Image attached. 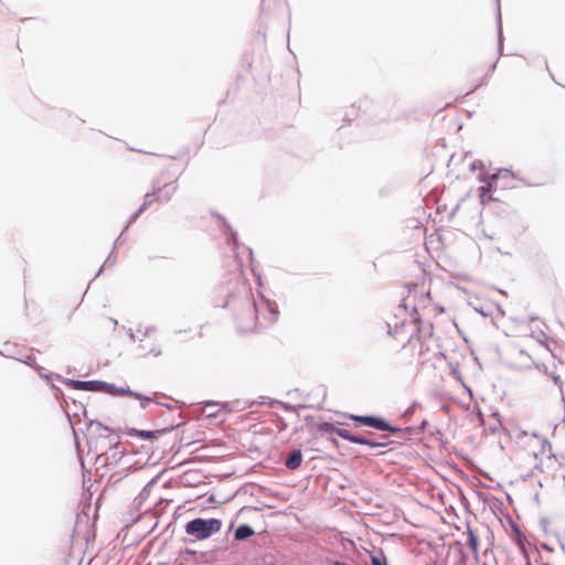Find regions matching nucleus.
Listing matches in <instances>:
<instances>
[{
    "instance_id": "51",
    "label": "nucleus",
    "mask_w": 565,
    "mask_h": 565,
    "mask_svg": "<svg viewBox=\"0 0 565 565\" xmlns=\"http://www.w3.org/2000/svg\"><path fill=\"white\" fill-rule=\"evenodd\" d=\"M429 297H430V291L428 290V291H426L425 294H423V295H422V297H420V302H424V300H425L426 298H429Z\"/></svg>"
},
{
    "instance_id": "46",
    "label": "nucleus",
    "mask_w": 565,
    "mask_h": 565,
    "mask_svg": "<svg viewBox=\"0 0 565 565\" xmlns=\"http://www.w3.org/2000/svg\"><path fill=\"white\" fill-rule=\"evenodd\" d=\"M476 311L479 312L482 317L491 316V312L488 310H484L483 308H476Z\"/></svg>"
},
{
    "instance_id": "34",
    "label": "nucleus",
    "mask_w": 565,
    "mask_h": 565,
    "mask_svg": "<svg viewBox=\"0 0 565 565\" xmlns=\"http://www.w3.org/2000/svg\"><path fill=\"white\" fill-rule=\"evenodd\" d=\"M43 370H36L38 374L40 375V377H42L43 380H45L47 382V384L51 383L52 379H56V373H43L42 372Z\"/></svg>"
},
{
    "instance_id": "53",
    "label": "nucleus",
    "mask_w": 565,
    "mask_h": 565,
    "mask_svg": "<svg viewBox=\"0 0 565 565\" xmlns=\"http://www.w3.org/2000/svg\"><path fill=\"white\" fill-rule=\"evenodd\" d=\"M125 454H126V450H121V451H119V452H115V454L113 455V457H114V458L118 457V458L120 459Z\"/></svg>"
},
{
    "instance_id": "35",
    "label": "nucleus",
    "mask_w": 565,
    "mask_h": 565,
    "mask_svg": "<svg viewBox=\"0 0 565 565\" xmlns=\"http://www.w3.org/2000/svg\"><path fill=\"white\" fill-rule=\"evenodd\" d=\"M519 548H520V551H521L522 556H523V557H524V559H525V565H533V564H532V562H531V558H530V554H529V552H527V550H526L525 545L520 546Z\"/></svg>"
},
{
    "instance_id": "10",
    "label": "nucleus",
    "mask_w": 565,
    "mask_h": 565,
    "mask_svg": "<svg viewBox=\"0 0 565 565\" xmlns=\"http://www.w3.org/2000/svg\"><path fill=\"white\" fill-rule=\"evenodd\" d=\"M181 423H171L168 426L161 428V429H154V430H148V429H141L139 438L142 440H156L160 438L161 436L166 435L167 433H170L178 427H180Z\"/></svg>"
},
{
    "instance_id": "39",
    "label": "nucleus",
    "mask_w": 565,
    "mask_h": 565,
    "mask_svg": "<svg viewBox=\"0 0 565 565\" xmlns=\"http://www.w3.org/2000/svg\"><path fill=\"white\" fill-rule=\"evenodd\" d=\"M540 468V465L536 463L532 470H530L529 472H526L525 475H522V480L526 481L529 480L533 475H534V470L539 469Z\"/></svg>"
},
{
    "instance_id": "17",
    "label": "nucleus",
    "mask_w": 565,
    "mask_h": 565,
    "mask_svg": "<svg viewBox=\"0 0 565 565\" xmlns=\"http://www.w3.org/2000/svg\"><path fill=\"white\" fill-rule=\"evenodd\" d=\"M498 7H497V13H495V23H497V33H498V53L499 55L503 54V28H502V17H501V8L499 4V0H497Z\"/></svg>"
},
{
    "instance_id": "60",
    "label": "nucleus",
    "mask_w": 565,
    "mask_h": 565,
    "mask_svg": "<svg viewBox=\"0 0 565 565\" xmlns=\"http://www.w3.org/2000/svg\"><path fill=\"white\" fill-rule=\"evenodd\" d=\"M508 502L511 504L513 502L512 497L509 493H505Z\"/></svg>"
},
{
    "instance_id": "16",
    "label": "nucleus",
    "mask_w": 565,
    "mask_h": 565,
    "mask_svg": "<svg viewBox=\"0 0 565 565\" xmlns=\"http://www.w3.org/2000/svg\"><path fill=\"white\" fill-rule=\"evenodd\" d=\"M466 534H467V545L473 552L475 558L478 561V558H479V537L475 533V531L471 529L469 523H467Z\"/></svg>"
},
{
    "instance_id": "9",
    "label": "nucleus",
    "mask_w": 565,
    "mask_h": 565,
    "mask_svg": "<svg viewBox=\"0 0 565 565\" xmlns=\"http://www.w3.org/2000/svg\"><path fill=\"white\" fill-rule=\"evenodd\" d=\"M97 392L104 393L110 396H120V395H127L132 394L131 388L128 386H117L115 383L106 382V381H98V387Z\"/></svg>"
},
{
    "instance_id": "58",
    "label": "nucleus",
    "mask_w": 565,
    "mask_h": 565,
    "mask_svg": "<svg viewBox=\"0 0 565 565\" xmlns=\"http://www.w3.org/2000/svg\"><path fill=\"white\" fill-rule=\"evenodd\" d=\"M545 446H547L550 449L552 448L551 443L548 440H546V439L543 443V449L545 448Z\"/></svg>"
},
{
    "instance_id": "43",
    "label": "nucleus",
    "mask_w": 565,
    "mask_h": 565,
    "mask_svg": "<svg viewBox=\"0 0 565 565\" xmlns=\"http://www.w3.org/2000/svg\"><path fill=\"white\" fill-rule=\"evenodd\" d=\"M407 289H408V292H413V291H416L417 288H418V284L417 282H408L406 285Z\"/></svg>"
},
{
    "instance_id": "1",
    "label": "nucleus",
    "mask_w": 565,
    "mask_h": 565,
    "mask_svg": "<svg viewBox=\"0 0 565 565\" xmlns=\"http://www.w3.org/2000/svg\"><path fill=\"white\" fill-rule=\"evenodd\" d=\"M222 308L233 311L242 333L257 327L266 328L275 323L279 317L278 305L263 295L255 300L247 282L237 284L228 292Z\"/></svg>"
},
{
    "instance_id": "64",
    "label": "nucleus",
    "mask_w": 565,
    "mask_h": 565,
    "mask_svg": "<svg viewBox=\"0 0 565 565\" xmlns=\"http://www.w3.org/2000/svg\"><path fill=\"white\" fill-rule=\"evenodd\" d=\"M489 552H491V547H487V548L484 550V555L487 556Z\"/></svg>"
},
{
    "instance_id": "13",
    "label": "nucleus",
    "mask_w": 565,
    "mask_h": 565,
    "mask_svg": "<svg viewBox=\"0 0 565 565\" xmlns=\"http://www.w3.org/2000/svg\"><path fill=\"white\" fill-rule=\"evenodd\" d=\"M507 520H508V523H509V525L511 527V537L513 539L515 544L519 547L525 545L526 537L524 536V534H523L521 527L519 526V524L510 515H507Z\"/></svg>"
},
{
    "instance_id": "25",
    "label": "nucleus",
    "mask_w": 565,
    "mask_h": 565,
    "mask_svg": "<svg viewBox=\"0 0 565 565\" xmlns=\"http://www.w3.org/2000/svg\"><path fill=\"white\" fill-rule=\"evenodd\" d=\"M370 559L372 565H388L383 550H380L377 553H370Z\"/></svg>"
},
{
    "instance_id": "48",
    "label": "nucleus",
    "mask_w": 565,
    "mask_h": 565,
    "mask_svg": "<svg viewBox=\"0 0 565 565\" xmlns=\"http://www.w3.org/2000/svg\"><path fill=\"white\" fill-rule=\"evenodd\" d=\"M150 353H152L154 356H159V355H161L162 351H161V349H160V348H156V347H154V348H152V349L150 350Z\"/></svg>"
},
{
    "instance_id": "41",
    "label": "nucleus",
    "mask_w": 565,
    "mask_h": 565,
    "mask_svg": "<svg viewBox=\"0 0 565 565\" xmlns=\"http://www.w3.org/2000/svg\"><path fill=\"white\" fill-rule=\"evenodd\" d=\"M180 554H185V555H189V556H196L198 555V552L195 550H192V548H189V547H185L184 550H182L180 552Z\"/></svg>"
},
{
    "instance_id": "6",
    "label": "nucleus",
    "mask_w": 565,
    "mask_h": 565,
    "mask_svg": "<svg viewBox=\"0 0 565 565\" xmlns=\"http://www.w3.org/2000/svg\"><path fill=\"white\" fill-rule=\"evenodd\" d=\"M347 418L354 423V426L358 427H369L380 431V427L383 425L384 418L381 415L376 414H366V415H355V414H347Z\"/></svg>"
},
{
    "instance_id": "56",
    "label": "nucleus",
    "mask_w": 565,
    "mask_h": 565,
    "mask_svg": "<svg viewBox=\"0 0 565 565\" xmlns=\"http://www.w3.org/2000/svg\"><path fill=\"white\" fill-rule=\"evenodd\" d=\"M269 2V0H263L262 1V10L265 11L266 10V6L267 3Z\"/></svg>"
},
{
    "instance_id": "8",
    "label": "nucleus",
    "mask_w": 565,
    "mask_h": 565,
    "mask_svg": "<svg viewBox=\"0 0 565 565\" xmlns=\"http://www.w3.org/2000/svg\"><path fill=\"white\" fill-rule=\"evenodd\" d=\"M152 189L157 193L158 201L168 202L174 195L178 190V181L164 182L162 183L160 180H154L152 183Z\"/></svg>"
},
{
    "instance_id": "4",
    "label": "nucleus",
    "mask_w": 565,
    "mask_h": 565,
    "mask_svg": "<svg viewBox=\"0 0 565 565\" xmlns=\"http://www.w3.org/2000/svg\"><path fill=\"white\" fill-rule=\"evenodd\" d=\"M62 408L65 412V414L68 417V419H71V417L81 418L82 416L83 417L87 416V409H86L85 404L82 401H77L76 398H74L72 396H71V398H67V405L66 404H62ZM70 424H71V427L73 429L75 445L77 446L78 445V434H77V430L74 428V425H73L72 420H70Z\"/></svg>"
},
{
    "instance_id": "62",
    "label": "nucleus",
    "mask_w": 565,
    "mask_h": 565,
    "mask_svg": "<svg viewBox=\"0 0 565 565\" xmlns=\"http://www.w3.org/2000/svg\"><path fill=\"white\" fill-rule=\"evenodd\" d=\"M490 430H491L492 433H497V431H498V428H497V426H492V427H490Z\"/></svg>"
},
{
    "instance_id": "22",
    "label": "nucleus",
    "mask_w": 565,
    "mask_h": 565,
    "mask_svg": "<svg viewBox=\"0 0 565 565\" xmlns=\"http://www.w3.org/2000/svg\"><path fill=\"white\" fill-rule=\"evenodd\" d=\"M131 393H132V394H127V395H128V396H132V397H135V398L139 399V401H140V407H141L142 409H147L151 403H156V402H157V401H154L152 397L147 396V395H143V394H142V393H140V392H137V391L131 390Z\"/></svg>"
},
{
    "instance_id": "61",
    "label": "nucleus",
    "mask_w": 565,
    "mask_h": 565,
    "mask_svg": "<svg viewBox=\"0 0 565 565\" xmlns=\"http://www.w3.org/2000/svg\"><path fill=\"white\" fill-rule=\"evenodd\" d=\"M497 63L498 61H495L491 66H490V72L494 71L495 66H497Z\"/></svg>"
},
{
    "instance_id": "2",
    "label": "nucleus",
    "mask_w": 565,
    "mask_h": 565,
    "mask_svg": "<svg viewBox=\"0 0 565 565\" xmlns=\"http://www.w3.org/2000/svg\"><path fill=\"white\" fill-rule=\"evenodd\" d=\"M223 526L221 519L216 518H194L185 523L184 532L198 541L207 540L218 533Z\"/></svg>"
},
{
    "instance_id": "15",
    "label": "nucleus",
    "mask_w": 565,
    "mask_h": 565,
    "mask_svg": "<svg viewBox=\"0 0 565 565\" xmlns=\"http://www.w3.org/2000/svg\"><path fill=\"white\" fill-rule=\"evenodd\" d=\"M255 535V530L247 523L239 524L234 531V540L237 542L246 541Z\"/></svg>"
},
{
    "instance_id": "3",
    "label": "nucleus",
    "mask_w": 565,
    "mask_h": 565,
    "mask_svg": "<svg viewBox=\"0 0 565 565\" xmlns=\"http://www.w3.org/2000/svg\"><path fill=\"white\" fill-rule=\"evenodd\" d=\"M477 179L480 183H483V185L478 188L480 203L487 205L490 202L499 201V199L493 195V192L498 188V177L488 172H481Z\"/></svg>"
},
{
    "instance_id": "31",
    "label": "nucleus",
    "mask_w": 565,
    "mask_h": 565,
    "mask_svg": "<svg viewBox=\"0 0 565 565\" xmlns=\"http://www.w3.org/2000/svg\"><path fill=\"white\" fill-rule=\"evenodd\" d=\"M154 201H158L157 193L152 189V192L146 193L143 203L141 204L147 210Z\"/></svg>"
},
{
    "instance_id": "27",
    "label": "nucleus",
    "mask_w": 565,
    "mask_h": 565,
    "mask_svg": "<svg viewBox=\"0 0 565 565\" xmlns=\"http://www.w3.org/2000/svg\"><path fill=\"white\" fill-rule=\"evenodd\" d=\"M427 426H428V420L423 419L418 427H414V426L405 427V433L407 435L420 434L426 429Z\"/></svg>"
},
{
    "instance_id": "54",
    "label": "nucleus",
    "mask_w": 565,
    "mask_h": 565,
    "mask_svg": "<svg viewBox=\"0 0 565 565\" xmlns=\"http://www.w3.org/2000/svg\"><path fill=\"white\" fill-rule=\"evenodd\" d=\"M217 416H218V413H217V412H215V411H212V413H209V414H207V417H209V418H217Z\"/></svg>"
},
{
    "instance_id": "32",
    "label": "nucleus",
    "mask_w": 565,
    "mask_h": 565,
    "mask_svg": "<svg viewBox=\"0 0 565 565\" xmlns=\"http://www.w3.org/2000/svg\"><path fill=\"white\" fill-rule=\"evenodd\" d=\"M470 170L475 172L476 170H480L481 172H486V166L481 160H473L470 163Z\"/></svg>"
},
{
    "instance_id": "14",
    "label": "nucleus",
    "mask_w": 565,
    "mask_h": 565,
    "mask_svg": "<svg viewBox=\"0 0 565 565\" xmlns=\"http://www.w3.org/2000/svg\"><path fill=\"white\" fill-rule=\"evenodd\" d=\"M301 462H302V451L300 448H296L285 459L284 465L288 470H296L300 467Z\"/></svg>"
},
{
    "instance_id": "19",
    "label": "nucleus",
    "mask_w": 565,
    "mask_h": 565,
    "mask_svg": "<svg viewBox=\"0 0 565 565\" xmlns=\"http://www.w3.org/2000/svg\"><path fill=\"white\" fill-rule=\"evenodd\" d=\"M159 479V476H156L154 478H152L143 488L142 490L140 491V493L135 498L134 500V503L135 505L139 509L141 507V504L143 503V501L148 498L149 493H150V488L153 487V484L157 483Z\"/></svg>"
},
{
    "instance_id": "63",
    "label": "nucleus",
    "mask_w": 565,
    "mask_h": 565,
    "mask_svg": "<svg viewBox=\"0 0 565 565\" xmlns=\"http://www.w3.org/2000/svg\"><path fill=\"white\" fill-rule=\"evenodd\" d=\"M214 501H215L214 495L211 494L210 498H209V502H214Z\"/></svg>"
},
{
    "instance_id": "52",
    "label": "nucleus",
    "mask_w": 565,
    "mask_h": 565,
    "mask_svg": "<svg viewBox=\"0 0 565 565\" xmlns=\"http://www.w3.org/2000/svg\"><path fill=\"white\" fill-rule=\"evenodd\" d=\"M127 334H128V337H129V339H130V340H132V341H135V340H136V338H135V333H134L132 329H129V330H128V332H127Z\"/></svg>"
},
{
    "instance_id": "7",
    "label": "nucleus",
    "mask_w": 565,
    "mask_h": 565,
    "mask_svg": "<svg viewBox=\"0 0 565 565\" xmlns=\"http://www.w3.org/2000/svg\"><path fill=\"white\" fill-rule=\"evenodd\" d=\"M56 380L64 384L65 386H68L71 388L77 390V391H85V392H97L98 387V381L99 380H74V379H67L63 377L62 375H56Z\"/></svg>"
},
{
    "instance_id": "57",
    "label": "nucleus",
    "mask_w": 565,
    "mask_h": 565,
    "mask_svg": "<svg viewBox=\"0 0 565 565\" xmlns=\"http://www.w3.org/2000/svg\"><path fill=\"white\" fill-rule=\"evenodd\" d=\"M305 420H306L307 424H309L310 422L313 420V416L308 415V416H306Z\"/></svg>"
},
{
    "instance_id": "45",
    "label": "nucleus",
    "mask_w": 565,
    "mask_h": 565,
    "mask_svg": "<svg viewBox=\"0 0 565 565\" xmlns=\"http://www.w3.org/2000/svg\"><path fill=\"white\" fill-rule=\"evenodd\" d=\"M386 326H387V334L395 338L396 333H397V329L393 330L390 323H386Z\"/></svg>"
},
{
    "instance_id": "33",
    "label": "nucleus",
    "mask_w": 565,
    "mask_h": 565,
    "mask_svg": "<svg viewBox=\"0 0 565 565\" xmlns=\"http://www.w3.org/2000/svg\"><path fill=\"white\" fill-rule=\"evenodd\" d=\"M93 426H96L98 429H103V430H107V431H113V429L110 427L105 426L103 423H100L97 419L90 420V423L87 425V428H90Z\"/></svg>"
},
{
    "instance_id": "5",
    "label": "nucleus",
    "mask_w": 565,
    "mask_h": 565,
    "mask_svg": "<svg viewBox=\"0 0 565 565\" xmlns=\"http://www.w3.org/2000/svg\"><path fill=\"white\" fill-rule=\"evenodd\" d=\"M214 215L218 221V226H220L221 231L226 236L227 244L232 245L233 249L237 250L241 247V245L238 243L237 233L233 230V227L227 222L225 216H223L218 213H215ZM242 247L248 252L249 258H250V260H253V249L244 244L242 245Z\"/></svg>"
},
{
    "instance_id": "20",
    "label": "nucleus",
    "mask_w": 565,
    "mask_h": 565,
    "mask_svg": "<svg viewBox=\"0 0 565 565\" xmlns=\"http://www.w3.org/2000/svg\"><path fill=\"white\" fill-rule=\"evenodd\" d=\"M373 436H375V433L366 431L365 436H362V440H360L359 445L367 446L372 449L385 448L390 445V443H379L377 440L372 438Z\"/></svg>"
},
{
    "instance_id": "44",
    "label": "nucleus",
    "mask_w": 565,
    "mask_h": 565,
    "mask_svg": "<svg viewBox=\"0 0 565 565\" xmlns=\"http://www.w3.org/2000/svg\"><path fill=\"white\" fill-rule=\"evenodd\" d=\"M487 532H488L487 540L489 541L490 546H491V545L493 544V541H494V534H493V532L490 530V527H487Z\"/></svg>"
},
{
    "instance_id": "26",
    "label": "nucleus",
    "mask_w": 565,
    "mask_h": 565,
    "mask_svg": "<svg viewBox=\"0 0 565 565\" xmlns=\"http://www.w3.org/2000/svg\"><path fill=\"white\" fill-rule=\"evenodd\" d=\"M50 388L54 395V397L60 401L61 405L66 404L67 405V398H71V396H66L61 387L50 383Z\"/></svg>"
},
{
    "instance_id": "49",
    "label": "nucleus",
    "mask_w": 565,
    "mask_h": 565,
    "mask_svg": "<svg viewBox=\"0 0 565 565\" xmlns=\"http://www.w3.org/2000/svg\"><path fill=\"white\" fill-rule=\"evenodd\" d=\"M156 330L154 327L150 326V327H147L145 332H143V335L145 337H149L151 332H153Z\"/></svg>"
},
{
    "instance_id": "55",
    "label": "nucleus",
    "mask_w": 565,
    "mask_h": 565,
    "mask_svg": "<svg viewBox=\"0 0 565 565\" xmlns=\"http://www.w3.org/2000/svg\"><path fill=\"white\" fill-rule=\"evenodd\" d=\"M156 404L162 405V406L167 407L168 409H172V405L171 404H164V403H161V402H158V401L156 402Z\"/></svg>"
},
{
    "instance_id": "50",
    "label": "nucleus",
    "mask_w": 565,
    "mask_h": 565,
    "mask_svg": "<svg viewBox=\"0 0 565 565\" xmlns=\"http://www.w3.org/2000/svg\"><path fill=\"white\" fill-rule=\"evenodd\" d=\"M203 404H204V411H205L207 407L218 405V403L213 402V401H207V402H204Z\"/></svg>"
},
{
    "instance_id": "37",
    "label": "nucleus",
    "mask_w": 565,
    "mask_h": 565,
    "mask_svg": "<svg viewBox=\"0 0 565 565\" xmlns=\"http://www.w3.org/2000/svg\"><path fill=\"white\" fill-rule=\"evenodd\" d=\"M260 565H278V564L274 561V556L271 554H266L263 557Z\"/></svg>"
},
{
    "instance_id": "42",
    "label": "nucleus",
    "mask_w": 565,
    "mask_h": 565,
    "mask_svg": "<svg viewBox=\"0 0 565 565\" xmlns=\"http://www.w3.org/2000/svg\"><path fill=\"white\" fill-rule=\"evenodd\" d=\"M391 191H392L391 188L384 186V188L380 189L379 194L381 196H385V195H388L391 193Z\"/></svg>"
},
{
    "instance_id": "40",
    "label": "nucleus",
    "mask_w": 565,
    "mask_h": 565,
    "mask_svg": "<svg viewBox=\"0 0 565 565\" xmlns=\"http://www.w3.org/2000/svg\"><path fill=\"white\" fill-rule=\"evenodd\" d=\"M140 430L141 429H138V428H135V427H131V428H128L127 430V435L130 436V437H138L140 436Z\"/></svg>"
},
{
    "instance_id": "23",
    "label": "nucleus",
    "mask_w": 565,
    "mask_h": 565,
    "mask_svg": "<svg viewBox=\"0 0 565 565\" xmlns=\"http://www.w3.org/2000/svg\"><path fill=\"white\" fill-rule=\"evenodd\" d=\"M338 436L344 440H348L352 444H358L362 440V435L353 434L348 429L341 428L338 433Z\"/></svg>"
},
{
    "instance_id": "38",
    "label": "nucleus",
    "mask_w": 565,
    "mask_h": 565,
    "mask_svg": "<svg viewBox=\"0 0 565 565\" xmlns=\"http://www.w3.org/2000/svg\"><path fill=\"white\" fill-rule=\"evenodd\" d=\"M505 173H510V174H512L514 177L513 171L511 169H508V168H500L493 174H495L498 177V179H499L502 174H505Z\"/></svg>"
},
{
    "instance_id": "12",
    "label": "nucleus",
    "mask_w": 565,
    "mask_h": 565,
    "mask_svg": "<svg viewBox=\"0 0 565 565\" xmlns=\"http://www.w3.org/2000/svg\"><path fill=\"white\" fill-rule=\"evenodd\" d=\"M412 318H413V322L417 326L416 328V332L417 333H422V332H426L428 337H433L434 334V324L431 322H428V323H424L420 316L418 315V309L416 306L413 307V310H412Z\"/></svg>"
},
{
    "instance_id": "36",
    "label": "nucleus",
    "mask_w": 565,
    "mask_h": 565,
    "mask_svg": "<svg viewBox=\"0 0 565 565\" xmlns=\"http://www.w3.org/2000/svg\"><path fill=\"white\" fill-rule=\"evenodd\" d=\"M100 438H103V436H99ZM104 440H107L108 441V445H107V448L108 449H114L117 447V445L120 443V438L117 437V439L114 441L111 440L108 436H105L104 437Z\"/></svg>"
},
{
    "instance_id": "11",
    "label": "nucleus",
    "mask_w": 565,
    "mask_h": 565,
    "mask_svg": "<svg viewBox=\"0 0 565 565\" xmlns=\"http://www.w3.org/2000/svg\"><path fill=\"white\" fill-rule=\"evenodd\" d=\"M316 429L320 433L321 436H326L328 440L338 445V440L334 437H329V435H337L341 427L335 426L332 422L322 420L316 424Z\"/></svg>"
},
{
    "instance_id": "18",
    "label": "nucleus",
    "mask_w": 565,
    "mask_h": 565,
    "mask_svg": "<svg viewBox=\"0 0 565 565\" xmlns=\"http://www.w3.org/2000/svg\"><path fill=\"white\" fill-rule=\"evenodd\" d=\"M121 237H122V233H120V235L114 242L111 252L109 253L107 259L105 260L104 265L98 269L95 277L90 281H93L96 277H98L104 271V268L106 265H109V266L115 265L116 258H117V244L121 239Z\"/></svg>"
},
{
    "instance_id": "29",
    "label": "nucleus",
    "mask_w": 565,
    "mask_h": 565,
    "mask_svg": "<svg viewBox=\"0 0 565 565\" xmlns=\"http://www.w3.org/2000/svg\"><path fill=\"white\" fill-rule=\"evenodd\" d=\"M280 407L284 408L286 412L297 413L301 408H307V405H305V404L292 405V404H289V403H286V402L281 401L280 402Z\"/></svg>"
},
{
    "instance_id": "30",
    "label": "nucleus",
    "mask_w": 565,
    "mask_h": 565,
    "mask_svg": "<svg viewBox=\"0 0 565 565\" xmlns=\"http://www.w3.org/2000/svg\"><path fill=\"white\" fill-rule=\"evenodd\" d=\"M20 362L24 363L25 365L32 367L33 370H43L42 366H40L35 359L32 355L25 356V359H19Z\"/></svg>"
},
{
    "instance_id": "28",
    "label": "nucleus",
    "mask_w": 565,
    "mask_h": 565,
    "mask_svg": "<svg viewBox=\"0 0 565 565\" xmlns=\"http://www.w3.org/2000/svg\"><path fill=\"white\" fill-rule=\"evenodd\" d=\"M145 211H146L145 206L140 205V206H139V209H138L137 211H135V212L130 215V217H129V220L127 221V223H126V225H125V227H124V230H122V232H121V233L124 234V232H125V231H127V228H128L132 223H135V222L137 221V218H138V217H139V216L145 212Z\"/></svg>"
},
{
    "instance_id": "47",
    "label": "nucleus",
    "mask_w": 565,
    "mask_h": 565,
    "mask_svg": "<svg viewBox=\"0 0 565 565\" xmlns=\"http://www.w3.org/2000/svg\"><path fill=\"white\" fill-rule=\"evenodd\" d=\"M280 402L281 401L269 398L268 402H262V404L279 405L280 406Z\"/></svg>"
},
{
    "instance_id": "21",
    "label": "nucleus",
    "mask_w": 565,
    "mask_h": 565,
    "mask_svg": "<svg viewBox=\"0 0 565 565\" xmlns=\"http://www.w3.org/2000/svg\"><path fill=\"white\" fill-rule=\"evenodd\" d=\"M381 433H388L392 436H398L401 433H405V428L393 425L387 418H384L383 425L380 427Z\"/></svg>"
},
{
    "instance_id": "24",
    "label": "nucleus",
    "mask_w": 565,
    "mask_h": 565,
    "mask_svg": "<svg viewBox=\"0 0 565 565\" xmlns=\"http://www.w3.org/2000/svg\"><path fill=\"white\" fill-rule=\"evenodd\" d=\"M338 436L344 440H348L352 444H358L362 440V435L353 434L348 429L341 428L338 433Z\"/></svg>"
},
{
    "instance_id": "59",
    "label": "nucleus",
    "mask_w": 565,
    "mask_h": 565,
    "mask_svg": "<svg viewBox=\"0 0 565 565\" xmlns=\"http://www.w3.org/2000/svg\"><path fill=\"white\" fill-rule=\"evenodd\" d=\"M436 310H438L439 312H445V308L440 305L436 306Z\"/></svg>"
}]
</instances>
